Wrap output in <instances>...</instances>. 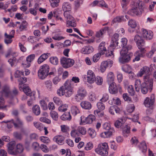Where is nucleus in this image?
I'll return each mask as SVG.
<instances>
[{
	"mask_svg": "<svg viewBox=\"0 0 156 156\" xmlns=\"http://www.w3.org/2000/svg\"><path fill=\"white\" fill-rule=\"evenodd\" d=\"M144 82L142 83L140 80H136L135 83V87L136 91L138 92L140 89L142 93L145 94L147 93L148 89H152L153 86V79L149 78L148 76L144 77Z\"/></svg>",
	"mask_w": 156,
	"mask_h": 156,
	"instance_id": "f257e3e1",
	"label": "nucleus"
},
{
	"mask_svg": "<svg viewBox=\"0 0 156 156\" xmlns=\"http://www.w3.org/2000/svg\"><path fill=\"white\" fill-rule=\"evenodd\" d=\"M132 5V8L128 11V13L133 16L140 14L144 8V4L140 0L133 2Z\"/></svg>",
	"mask_w": 156,
	"mask_h": 156,
	"instance_id": "f03ea898",
	"label": "nucleus"
},
{
	"mask_svg": "<svg viewBox=\"0 0 156 156\" xmlns=\"http://www.w3.org/2000/svg\"><path fill=\"white\" fill-rule=\"evenodd\" d=\"M134 41L136 44L140 51H136L135 54V56H138L140 57L143 56L144 54L146 52L145 49L142 47L144 46L145 43L143 39L138 35H136L134 38Z\"/></svg>",
	"mask_w": 156,
	"mask_h": 156,
	"instance_id": "7ed1b4c3",
	"label": "nucleus"
},
{
	"mask_svg": "<svg viewBox=\"0 0 156 156\" xmlns=\"http://www.w3.org/2000/svg\"><path fill=\"white\" fill-rule=\"evenodd\" d=\"M108 146L107 143H104L99 144L95 149V152L98 154L104 156H106L108 154Z\"/></svg>",
	"mask_w": 156,
	"mask_h": 156,
	"instance_id": "20e7f679",
	"label": "nucleus"
},
{
	"mask_svg": "<svg viewBox=\"0 0 156 156\" xmlns=\"http://www.w3.org/2000/svg\"><path fill=\"white\" fill-rule=\"evenodd\" d=\"M127 50L125 47H122L120 51L121 56L119 58V61L122 63L128 62L130 60V57L127 54Z\"/></svg>",
	"mask_w": 156,
	"mask_h": 156,
	"instance_id": "39448f33",
	"label": "nucleus"
},
{
	"mask_svg": "<svg viewBox=\"0 0 156 156\" xmlns=\"http://www.w3.org/2000/svg\"><path fill=\"white\" fill-rule=\"evenodd\" d=\"M71 82V81L67 80L64 85V95L67 97H70L73 93Z\"/></svg>",
	"mask_w": 156,
	"mask_h": 156,
	"instance_id": "423d86ee",
	"label": "nucleus"
},
{
	"mask_svg": "<svg viewBox=\"0 0 156 156\" xmlns=\"http://www.w3.org/2000/svg\"><path fill=\"white\" fill-rule=\"evenodd\" d=\"M87 92L86 90L83 87H80L77 91V93L75 96V99L77 101H80L86 96Z\"/></svg>",
	"mask_w": 156,
	"mask_h": 156,
	"instance_id": "0eeeda50",
	"label": "nucleus"
},
{
	"mask_svg": "<svg viewBox=\"0 0 156 156\" xmlns=\"http://www.w3.org/2000/svg\"><path fill=\"white\" fill-rule=\"evenodd\" d=\"M74 62V60L66 57H63L60 59L61 63L64 68H68L72 66Z\"/></svg>",
	"mask_w": 156,
	"mask_h": 156,
	"instance_id": "6e6552de",
	"label": "nucleus"
},
{
	"mask_svg": "<svg viewBox=\"0 0 156 156\" xmlns=\"http://www.w3.org/2000/svg\"><path fill=\"white\" fill-rule=\"evenodd\" d=\"M17 55L16 52H11L10 51L8 52L5 55V57L6 58L12 57V58H10L8 60V62L12 66H13L15 63L16 61V56Z\"/></svg>",
	"mask_w": 156,
	"mask_h": 156,
	"instance_id": "1a4fd4ad",
	"label": "nucleus"
},
{
	"mask_svg": "<svg viewBox=\"0 0 156 156\" xmlns=\"http://www.w3.org/2000/svg\"><path fill=\"white\" fill-rule=\"evenodd\" d=\"M118 89L120 91L121 89V87L119 85L117 86L115 83L112 82L109 85L108 90L110 93L114 94L118 92Z\"/></svg>",
	"mask_w": 156,
	"mask_h": 156,
	"instance_id": "9d476101",
	"label": "nucleus"
},
{
	"mask_svg": "<svg viewBox=\"0 0 156 156\" xmlns=\"http://www.w3.org/2000/svg\"><path fill=\"white\" fill-rule=\"evenodd\" d=\"M154 101V98L150 97H147L144 100V104L145 107L149 108L151 109L153 108V106Z\"/></svg>",
	"mask_w": 156,
	"mask_h": 156,
	"instance_id": "9b49d317",
	"label": "nucleus"
},
{
	"mask_svg": "<svg viewBox=\"0 0 156 156\" xmlns=\"http://www.w3.org/2000/svg\"><path fill=\"white\" fill-rule=\"evenodd\" d=\"M113 62L111 60L108 61H104L102 62L101 65L100 70L101 72L103 73L104 72L106 69L107 67H111L113 64Z\"/></svg>",
	"mask_w": 156,
	"mask_h": 156,
	"instance_id": "f8f14e48",
	"label": "nucleus"
},
{
	"mask_svg": "<svg viewBox=\"0 0 156 156\" xmlns=\"http://www.w3.org/2000/svg\"><path fill=\"white\" fill-rule=\"evenodd\" d=\"M96 79V76L93 71L89 70L87 72V80L88 82L92 83L94 82Z\"/></svg>",
	"mask_w": 156,
	"mask_h": 156,
	"instance_id": "ddd939ff",
	"label": "nucleus"
},
{
	"mask_svg": "<svg viewBox=\"0 0 156 156\" xmlns=\"http://www.w3.org/2000/svg\"><path fill=\"white\" fill-rule=\"evenodd\" d=\"M150 72V71L149 68L146 66H144L140 69L139 72L137 74V76H138L141 77L143 75L145 74L147 75L144 76V77L148 76V78H150L149 77V75Z\"/></svg>",
	"mask_w": 156,
	"mask_h": 156,
	"instance_id": "4468645a",
	"label": "nucleus"
},
{
	"mask_svg": "<svg viewBox=\"0 0 156 156\" xmlns=\"http://www.w3.org/2000/svg\"><path fill=\"white\" fill-rule=\"evenodd\" d=\"M142 36L143 37L147 39L150 40L152 38L153 34L151 31H147L146 30L142 29Z\"/></svg>",
	"mask_w": 156,
	"mask_h": 156,
	"instance_id": "2eb2a0df",
	"label": "nucleus"
},
{
	"mask_svg": "<svg viewBox=\"0 0 156 156\" xmlns=\"http://www.w3.org/2000/svg\"><path fill=\"white\" fill-rule=\"evenodd\" d=\"M95 119V117L93 115H89L87 117L83 116L81 117V120L84 123L86 124H90Z\"/></svg>",
	"mask_w": 156,
	"mask_h": 156,
	"instance_id": "dca6fc26",
	"label": "nucleus"
},
{
	"mask_svg": "<svg viewBox=\"0 0 156 156\" xmlns=\"http://www.w3.org/2000/svg\"><path fill=\"white\" fill-rule=\"evenodd\" d=\"M94 51L93 47L90 45L84 46L81 50V52L84 54H88L92 53Z\"/></svg>",
	"mask_w": 156,
	"mask_h": 156,
	"instance_id": "f3484780",
	"label": "nucleus"
},
{
	"mask_svg": "<svg viewBox=\"0 0 156 156\" xmlns=\"http://www.w3.org/2000/svg\"><path fill=\"white\" fill-rule=\"evenodd\" d=\"M15 146L14 141L10 142L8 144V151L9 153L11 154L16 155V152H15L14 148Z\"/></svg>",
	"mask_w": 156,
	"mask_h": 156,
	"instance_id": "a211bd4d",
	"label": "nucleus"
},
{
	"mask_svg": "<svg viewBox=\"0 0 156 156\" xmlns=\"http://www.w3.org/2000/svg\"><path fill=\"white\" fill-rule=\"evenodd\" d=\"M10 92L9 87L7 85H5L2 90L0 92V95L8 97Z\"/></svg>",
	"mask_w": 156,
	"mask_h": 156,
	"instance_id": "6ab92c4d",
	"label": "nucleus"
},
{
	"mask_svg": "<svg viewBox=\"0 0 156 156\" xmlns=\"http://www.w3.org/2000/svg\"><path fill=\"white\" fill-rule=\"evenodd\" d=\"M80 105L81 107L85 109L90 110L92 108L91 104L87 101H82L81 102Z\"/></svg>",
	"mask_w": 156,
	"mask_h": 156,
	"instance_id": "aec40b11",
	"label": "nucleus"
},
{
	"mask_svg": "<svg viewBox=\"0 0 156 156\" xmlns=\"http://www.w3.org/2000/svg\"><path fill=\"white\" fill-rule=\"evenodd\" d=\"M128 16H117L115 18L112 20V22L113 23H116L120 22L122 21H126V19H128Z\"/></svg>",
	"mask_w": 156,
	"mask_h": 156,
	"instance_id": "412c9836",
	"label": "nucleus"
},
{
	"mask_svg": "<svg viewBox=\"0 0 156 156\" xmlns=\"http://www.w3.org/2000/svg\"><path fill=\"white\" fill-rule=\"evenodd\" d=\"M130 127L128 125H126L122 128V134L125 137H127L130 135Z\"/></svg>",
	"mask_w": 156,
	"mask_h": 156,
	"instance_id": "4be33fe9",
	"label": "nucleus"
},
{
	"mask_svg": "<svg viewBox=\"0 0 156 156\" xmlns=\"http://www.w3.org/2000/svg\"><path fill=\"white\" fill-rule=\"evenodd\" d=\"M115 132L114 129H110L109 131L102 133L100 134V136L104 138L110 137Z\"/></svg>",
	"mask_w": 156,
	"mask_h": 156,
	"instance_id": "5701e85b",
	"label": "nucleus"
},
{
	"mask_svg": "<svg viewBox=\"0 0 156 156\" xmlns=\"http://www.w3.org/2000/svg\"><path fill=\"white\" fill-rule=\"evenodd\" d=\"M99 52L102 55L105 54V51H106V44L105 42H102L99 44L98 47Z\"/></svg>",
	"mask_w": 156,
	"mask_h": 156,
	"instance_id": "b1692460",
	"label": "nucleus"
},
{
	"mask_svg": "<svg viewBox=\"0 0 156 156\" xmlns=\"http://www.w3.org/2000/svg\"><path fill=\"white\" fill-rule=\"evenodd\" d=\"M72 5L69 2H64L62 5V9L64 11H70L71 9Z\"/></svg>",
	"mask_w": 156,
	"mask_h": 156,
	"instance_id": "393cba45",
	"label": "nucleus"
},
{
	"mask_svg": "<svg viewBox=\"0 0 156 156\" xmlns=\"http://www.w3.org/2000/svg\"><path fill=\"white\" fill-rule=\"evenodd\" d=\"M71 19L66 20L67 27H75L76 25V23L75 20L73 17H71Z\"/></svg>",
	"mask_w": 156,
	"mask_h": 156,
	"instance_id": "a878e982",
	"label": "nucleus"
},
{
	"mask_svg": "<svg viewBox=\"0 0 156 156\" xmlns=\"http://www.w3.org/2000/svg\"><path fill=\"white\" fill-rule=\"evenodd\" d=\"M125 121L126 120L124 117L119 119L115 122V126L116 127L119 128L125 122Z\"/></svg>",
	"mask_w": 156,
	"mask_h": 156,
	"instance_id": "bb28decb",
	"label": "nucleus"
},
{
	"mask_svg": "<svg viewBox=\"0 0 156 156\" xmlns=\"http://www.w3.org/2000/svg\"><path fill=\"white\" fill-rule=\"evenodd\" d=\"M49 70V66L47 64H44L40 67L38 71H41V72H44V73H46V74L48 75Z\"/></svg>",
	"mask_w": 156,
	"mask_h": 156,
	"instance_id": "cd10ccee",
	"label": "nucleus"
},
{
	"mask_svg": "<svg viewBox=\"0 0 156 156\" xmlns=\"http://www.w3.org/2000/svg\"><path fill=\"white\" fill-rule=\"evenodd\" d=\"M109 111L111 114L114 115L115 113H119L120 112V109L117 106H112L109 108Z\"/></svg>",
	"mask_w": 156,
	"mask_h": 156,
	"instance_id": "c85d7f7f",
	"label": "nucleus"
},
{
	"mask_svg": "<svg viewBox=\"0 0 156 156\" xmlns=\"http://www.w3.org/2000/svg\"><path fill=\"white\" fill-rule=\"evenodd\" d=\"M49 54L48 53H47V54L44 53L42 54L38 59V63L40 64L47 59L48 57V54Z\"/></svg>",
	"mask_w": 156,
	"mask_h": 156,
	"instance_id": "c756f323",
	"label": "nucleus"
},
{
	"mask_svg": "<svg viewBox=\"0 0 156 156\" xmlns=\"http://www.w3.org/2000/svg\"><path fill=\"white\" fill-rule=\"evenodd\" d=\"M140 149L144 153L146 152L147 151V147L145 141H143L139 145Z\"/></svg>",
	"mask_w": 156,
	"mask_h": 156,
	"instance_id": "7c9ffc66",
	"label": "nucleus"
},
{
	"mask_svg": "<svg viewBox=\"0 0 156 156\" xmlns=\"http://www.w3.org/2000/svg\"><path fill=\"white\" fill-rule=\"evenodd\" d=\"M115 76L113 73L109 72L107 75V81L108 83L113 82L114 80Z\"/></svg>",
	"mask_w": 156,
	"mask_h": 156,
	"instance_id": "2f4dec72",
	"label": "nucleus"
},
{
	"mask_svg": "<svg viewBox=\"0 0 156 156\" xmlns=\"http://www.w3.org/2000/svg\"><path fill=\"white\" fill-rule=\"evenodd\" d=\"M14 125L15 128H21L23 126V123L20 119L17 118L15 121H14Z\"/></svg>",
	"mask_w": 156,
	"mask_h": 156,
	"instance_id": "473e14b6",
	"label": "nucleus"
},
{
	"mask_svg": "<svg viewBox=\"0 0 156 156\" xmlns=\"http://www.w3.org/2000/svg\"><path fill=\"white\" fill-rule=\"evenodd\" d=\"M23 145L20 144H17L16 146V149L15 150V152H16V155L18 153H21L23 150Z\"/></svg>",
	"mask_w": 156,
	"mask_h": 156,
	"instance_id": "72a5a7b5",
	"label": "nucleus"
},
{
	"mask_svg": "<svg viewBox=\"0 0 156 156\" xmlns=\"http://www.w3.org/2000/svg\"><path fill=\"white\" fill-rule=\"evenodd\" d=\"M60 118L63 120H69L71 119L69 112L65 113L61 116Z\"/></svg>",
	"mask_w": 156,
	"mask_h": 156,
	"instance_id": "f704fd0d",
	"label": "nucleus"
},
{
	"mask_svg": "<svg viewBox=\"0 0 156 156\" xmlns=\"http://www.w3.org/2000/svg\"><path fill=\"white\" fill-rule=\"evenodd\" d=\"M64 139V137L62 136H55L54 138V140L58 144L61 145L62 141Z\"/></svg>",
	"mask_w": 156,
	"mask_h": 156,
	"instance_id": "c9c22d12",
	"label": "nucleus"
},
{
	"mask_svg": "<svg viewBox=\"0 0 156 156\" xmlns=\"http://www.w3.org/2000/svg\"><path fill=\"white\" fill-rule=\"evenodd\" d=\"M33 113L37 115H39L41 112L40 108L39 105H36L32 108Z\"/></svg>",
	"mask_w": 156,
	"mask_h": 156,
	"instance_id": "e433bc0d",
	"label": "nucleus"
},
{
	"mask_svg": "<svg viewBox=\"0 0 156 156\" xmlns=\"http://www.w3.org/2000/svg\"><path fill=\"white\" fill-rule=\"evenodd\" d=\"M18 93V90L15 88L11 91H10L8 97L11 99L12 98L17 95Z\"/></svg>",
	"mask_w": 156,
	"mask_h": 156,
	"instance_id": "4c0bfd02",
	"label": "nucleus"
},
{
	"mask_svg": "<svg viewBox=\"0 0 156 156\" xmlns=\"http://www.w3.org/2000/svg\"><path fill=\"white\" fill-rule=\"evenodd\" d=\"M23 91L27 96H31L32 95L31 91L29 87H24L23 88Z\"/></svg>",
	"mask_w": 156,
	"mask_h": 156,
	"instance_id": "58836bf2",
	"label": "nucleus"
},
{
	"mask_svg": "<svg viewBox=\"0 0 156 156\" xmlns=\"http://www.w3.org/2000/svg\"><path fill=\"white\" fill-rule=\"evenodd\" d=\"M156 51V45L154 44L152 47L151 50L147 54V56L149 58L152 57L154 52Z\"/></svg>",
	"mask_w": 156,
	"mask_h": 156,
	"instance_id": "ea45409f",
	"label": "nucleus"
},
{
	"mask_svg": "<svg viewBox=\"0 0 156 156\" xmlns=\"http://www.w3.org/2000/svg\"><path fill=\"white\" fill-rule=\"evenodd\" d=\"M71 112L74 116L76 115L77 114L80 113V111L76 106H73L71 108Z\"/></svg>",
	"mask_w": 156,
	"mask_h": 156,
	"instance_id": "a19ab883",
	"label": "nucleus"
},
{
	"mask_svg": "<svg viewBox=\"0 0 156 156\" xmlns=\"http://www.w3.org/2000/svg\"><path fill=\"white\" fill-rule=\"evenodd\" d=\"M45 87L47 89L51 91L52 89V82L50 80H48L45 82Z\"/></svg>",
	"mask_w": 156,
	"mask_h": 156,
	"instance_id": "79ce46f5",
	"label": "nucleus"
},
{
	"mask_svg": "<svg viewBox=\"0 0 156 156\" xmlns=\"http://www.w3.org/2000/svg\"><path fill=\"white\" fill-rule=\"evenodd\" d=\"M50 115L52 118L55 121H57L58 118V113L55 111H51L50 112Z\"/></svg>",
	"mask_w": 156,
	"mask_h": 156,
	"instance_id": "37998d69",
	"label": "nucleus"
},
{
	"mask_svg": "<svg viewBox=\"0 0 156 156\" xmlns=\"http://www.w3.org/2000/svg\"><path fill=\"white\" fill-rule=\"evenodd\" d=\"M35 55L34 54H31L27 57L26 61L28 64V67H29L30 66V63H30L35 58Z\"/></svg>",
	"mask_w": 156,
	"mask_h": 156,
	"instance_id": "c03bdc74",
	"label": "nucleus"
},
{
	"mask_svg": "<svg viewBox=\"0 0 156 156\" xmlns=\"http://www.w3.org/2000/svg\"><path fill=\"white\" fill-rule=\"evenodd\" d=\"M128 25L133 28H135L137 25L136 22L134 20L131 19L129 20L128 23Z\"/></svg>",
	"mask_w": 156,
	"mask_h": 156,
	"instance_id": "a18cd8bd",
	"label": "nucleus"
},
{
	"mask_svg": "<svg viewBox=\"0 0 156 156\" xmlns=\"http://www.w3.org/2000/svg\"><path fill=\"white\" fill-rule=\"evenodd\" d=\"M3 96L0 95V109L6 108L7 106V105H4L5 103V101L3 98Z\"/></svg>",
	"mask_w": 156,
	"mask_h": 156,
	"instance_id": "49530a36",
	"label": "nucleus"
},
{
	"mask_svg": "<svg viewBox=\"0 0 156 156\" xmlns=\"http://www.w3.org/2000/svg\"><path fill=\"white\" fill-rule=\"evenodd\" d=\"M2 123L4 122L7 123V127L8 129L11 128L14 125V121L13 119L10 121H3Z\"/></svg>",
	"mask_w": 156,
	"mask_h": 156,
	"instance_id": "de8ad7c7",
	"label": "nucleus"
},
{
	"mask_svg": "<svg viewBox=\"0 0 156 156\" xmlns=\"http://www.w3.org/2000/svg\"><path fill=\"white\" fill-rule=\"evenodd\" d=\"M79 133L78 130H76L75 129H73L71 130L70 133L71 136L73 138H75L78 136H79Z\"/></svg>",
	"mask_w": 156,
	"mask_h": 156,
	"instance_id": "09e8293b",
	"label": "nucleus"
},
{
	"mask_svg": "<svg viewBox=\"0 0 156 156\" xmlns=\"http://www.w3.org/2000/svg\"><path fill=\"white\" fill-rule=\"evenodd\" d=\"M48 75L44 72H41L39 71L38 72V76L39 78L41 80L45 79Z\"/></svg>",
	"mask_w": 156,
	"mask_h": 156,
	"instance_id": "8fccbe9b",
	"label": "nucleus"
},
{
	"mask_svg": "<svg viewBox=\"0 0 156 156\" xmlns=\"http://www.w3.org/2000/svg\"><path fill=\"white\" fill-rule=\"evenodd\" d=\"M50 61L51 63L54 65H57L58 63V59L56 57H51L50 58Z\"/></svg>",
	"mask_w": 156,
	"mask_h": 156,
	"instance_id": "3c124183",
	"label": "nucleus"
},
{
	"mask_svg": "<svg viewBox=\"0 0 156 156\" xmlns=\"http://www.w3.org/2000/svg\"><path fill=\"white\" fill-rule=\"evenodd\" d=\"M102 55L98 52L94 55L93 57V60L94 62H97L99 59L100 57Z\"/></svg>",
	"mask_w": 156,
	"mask_h": 156,
	"instance_id": "603ef678",
	"label": "nucleus"
},
{
	"mask_svg": "<svg viewBox=\"0 0 156 156\" xmlns=\"http://www.w3.org/2000/svg\"><path fill=\"white\" fill-rule=\"evenodd\" d=\"M122 69L125 72L128 73L131 71V68L127 65L123 66L122 67Z\"/></svg>",
	"mask_w": 156,
	"mask_h": 156,
	"instance_id": "864d4df0",
	"label": "nucleus"
},
{
	"mask_svg": "<svg viewBox=\"0 0 156 156\" xmlns=\"http://www.w3.org/2000/svg\"><path fill=\"white\" fill-rule=\"evenodd\" d=\"M40 103L41 106L44 110H46L48 109L47 104L43 100H41L40 101Z\"/></svg>",
	"mask_w": 156,
	"mask_h": 156,
	"instance_id": "5fc2aeb1",
	"label": "nucleus"
},
{
	"mask_svg": "<svg viewBox=\"0 0 156 156\" xmlns=\"http://www.w3.org/2000/svg\"><path fill=\"white\" fill-rule=\"evenodd\" d=\"M89 99V100L91 101H95L96 98L95 94L94 93L91 92L90 93Z\"/></svg>",
	"mask_w": 156,
	"mask_h": 156,
	"instance_id": "6e6d98bb",
	"label": "nucleus"
},
{
	"mask_svg": "<svg viewBox=\"0 0 156 156\" xmlns=\"http://www.w3.org/2000/svg\"><path fill=\"white\" fill-rule=\"evenodd\" d=\"M78 131L79 133L82 135H85L86 132V129L81 126H79L77 128Z\"/></svg>",
	"mask_w": 156,
	"mask_h": 156,
	"instance_id": "4d7b16f0",
	"label": "nucleus"
},
{
	"mask_svg": "<svg viewBox=\"0 0 156 156\" xmlns=\"http://www.w3.org/2000/svg\"><path fill=\"white\" fill-rule=\"evenodd\" d=\"M104 129L107 131H109L110 129H114L113 128H111L110 124L108 123H105L103 125Z\"/></svg>",
	"mask_w": 156,
	"mask_h": 156,
	"instance_id": "13d9d810",
	"label": "nucleus"
},
{
	"mask_svg": "<svg viewBox=\"0 0 156 156\" xmlns=\"http://www.w3.org/2000/svg\"><path fill=\"white\" fill-rule=\"evenodd\" d=\"M128 91L131 95L133 96L134 95L135 91L133 86L130 85L128 87Z\"/></svg>",
	"mask_w": 156,
	"mask_h": 156,
	"instance_id": "bf43d9fd",
	"label": "nucleus"
},
{
	"mask_svg": "<svg viewBox=\"0 0 156 156\" xmlns=\"http://www.w3.org/2000/svg\"><path fill=\"white\" fill-rule=\"evenodd\" d=\"M57 93L59 96H62L64 95V86H62L57 91Z\"/></svg>",
	"mask_w": 156,
	"mask_h": 156,
	"instance_id": "052dcab7",
	"label": "nucleus"
},
{
	"mask_svg": "<svg viewBox=\"0 0 156 156\" xmlns=\"http://www.w3.org/2000/svg\"><path fill=\"white\" fill-rule=\"evenodd\" d=\"M95 81H96V83L98 85H101L103 83V79L102 77L98 76L97 77H96V79Z\"/></svg>",
	"mask_w": 156,
	"mask_h": 156,
	"instance_id": "680f3d73",
	"label": "nucleus"
},
{
	"mask_svg": "<svg viewBox=\"0 0 156 156\" xmlns=\"http://www.w3.org/2000/svg\"><path fill=\"white\" fill-rule=\"evenodd\" d=\"M40 139L42 142L45 143H48L50 142L49 138L46 136H41L40 138Z\"/></svg>",
	"mask_w": 156,
	"mask_h": 156,
	"instance_id": "e2e57ef3",
	"label": "nucleus"
},
{
	"mask_svg": "<svg viewBox=\"0 0 156 156\" xmlns=\"http://www.w3.org/2000/svg\"><path fill=\"white\" fill-rule=\"evenodd\" d=\"M33 124L35 127L39 130H41L43 128L42 124L39 122H34Z\"/></svg>",
	"mask_w": 156,
	"mask_h": 156,
	"instance_id": "0e129e2a",
	"label": "nucleus"
},
{
	"mask_svg": "<svg viewBox=\"0 0 156 156\" xmlns=\"http://www.w3.org/2000/svg\"><path fill=\"white\" fill-rule=\"evenodd\" d=\"M40 147L42 151L45 153H48L49 151V148L45 145L41 144Z\"/></svg>",
	"mask_w": 156,
	"mask_h": 156,
	"instance_id": "69168bd1",
	"label": "nucleus"
},
{
	"mask_svg": "<svg viewBox=\"0 0 156 156\" xmlns=\"http://www.w3.org/2000/svg\"><path fill=\"white\" fill-rule=\"evenodd\" d=\"M97 106L98 108L101 110H103L105 108V106L104 104L101 102H98L97 103Z\"/></svg>",
	"mask_w": 156,
	"mask_h": 156,
	"instance_id": "338daca9",
	"label": "nucleus"
},
{
	"mask_svg": "<svg viewBox=\"0 0 156 156\" xmlns=\"http://www.w3.org/2000/svg\"><path fill=\"white\" fill-rule=\"evenodd\" d=\"M59 2V0H51V4L53 7H57L58 5V3Z\"/></svg>",
	"mask_w": 156,
	"mask_h": 156,
	"instance_id": "774afa93",
	"label": "nucleus"
}]
</instances>
